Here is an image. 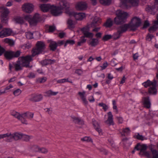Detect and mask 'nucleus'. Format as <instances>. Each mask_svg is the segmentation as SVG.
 Segmentation results:
<instances>
[{"instance_id": "1", "label": "nucleus", "mask_w": 158, "mask_h": 158, "mask_svg": "<svg viewBox=\"0 0 158 158\" xmlns=\"http://www.w3.org/2000/svg\"><path fill=\"white\" fill-rule=\"evenodd\" d=\"M116 17L113 21L110 18L107 19L103 26L106 28L111 27L113 24L116 25L122 24L126 23L129 16L128 13L121 10H117L116 11Z\"/></svg>"}, {"instance_id": "2", "label": "nucleus", "mask_w": 158, "mask_h": 158, "mask_svg": "<svg viewBox=\"0 0 158 158\" xmlns=\"http://www.w3.org/2000/svg\"><path fill=\"white\" fill-rule=\"evenodd\" d=\"M69 7L70 5L67 2L60 1L58 6L52 5L50 12L52 15L55 16H58L62 13V10L65 9V11L69 10Z\"/></svg>"}, {"instance_id": "3", "label": "nucleus", "mask_w": 158, "mask_h": 158, "mask_svg": "<svg viewBox=\"0 0 158 158\" xmlns=\"http://www.w3.org/2000/svg\"><path fill=\"white\" fill-rule=\"evenodd\" d=\"M21 52L20 50L16 52L12 51H6L5 49L0 45V56L4 54L5 58L7 60H10L15 58L19 56Z\"/></svg>"}, {"instance_id": "4", "label": "nucleus", "mask_w": 158, "mask_h": 158, "mask_svg": "<svg viewBox=\"0 0 158 158\" xmlns=\"http://www.w3.org/2000/svg\"><path fill=\"white\" fill-rule=\"evenodd\" d=\"M45 46L43 41H37L35 44V47L33 48L31 51L32 57L42 54L46 48Z\"/></svg>"}, {"instance_id": "5", "label": "nucleus", "mask_w": 158, "mask_h": 158, "mask_svg": "<svg viewBox=\"0 0 158 158\" xmlns=\"http://www.w3.org/2000/svg\"><path fill=\"white\" fill-rule=\"evenodd\" d=\"M24 19L29 22L30 25L32 26H36L38 22L42 20L40 15L37 13L35 14L32 18L30 15H25Z\"/></svg>"}, {"instance_id": "6", "label": "nucleus", "mask_w": 158, "mask_h": 158, "mask_svg": "<svg viewBox=\"0 0 158 158\" xmlns=\"http://www.w3.org/2000/svg\"><path fill=\"white\" fill-rule=\"evenodd\" d=\"M32 56L31 55V56L27 55L25 56H23L19 57V59L21 63L22 66L26 68H31L32 66H30L29 64L30 62L33 60Z\"/></svg>"}, {"instance_id": "7", "label": "nucleus", "mask_w": 158, "mask_h": 158, "mask_svg": "<svg viewBox=\"0 0 158 158\" xmlns=\"http://www.w3.org/2000/svg\"><path fill=\"white\" fill-rule=\"evenodd\" d=\"M131 27V31H134L139 27L141 23V19L137 17H133L129 23Z\"/></svg>"}, {"instance_id": "8", "label": "nucleus", "mask_w": 158, "mask_h": 158, "mask_svg": "<svg viewBox=\"0 0 158 158\" xmlns=\"http://www.w3.org/2000/svg\"><path fill=\"white\" fill-rule=\"evenodd\" d=\"M65 13L68 15L70 17L73 16L77 20H81L85 17V14L84 13H77L74 11H71L69 10L65 11Z\"/></svg>"}, {"instance_id": "9", "label": "nucleus", "mask_w": 158, "mask_h": 158, "mask_svg": "<svg viewBox=\"0 0 158 158\" xmlns=\"http://www.w3.org/2000/svg\"><path fill=\"white\" fill-rule=\"evenodd\" d=\"M28 100L33 102H39L43 99V95L41 94L34 93L28 96Z\"/></svg>"}, {"instance_id": "10", "label": "nucleus", "mask_w": 158, "mask_h": 158, "mask_svg": "<svg viewBox=\"0 0 158 158\" xmlns=\"http://www.w3.org/2000/svg\"><path fill=\"white\" fill-rule=\"evenodd\" d=\"M9 66V69L10 71L11 70L12 68H14L15 69V70L16 71L22 70L23 67L22 66L21 63L19 59L17 61L16 63L13 62L12 64L10 63Z\"/></svg>"}, {"instance_id": "11", "label": "nucleus", "mask_w": 158, "mask_h": 158, "mask_svg": "<svg viewBox=\"0 0 158 158\" xmlns=\"http://www.w3.org/2000/svg\"><path fill=\"white\" fill-rule=\"evenodd\" d=\"M9 11L7 8L4 9V11L1 16V23L3 24H7L8 21V15Z\"/></svg>"}, {"instance_id": "12", "label": "nucleus", "mask_w": 158, "mask_h": 158, "mask_svg": "<svg viewBox=\"0 0 158 158\" xmlns=\"http://www.w3.org/2000/svg\"><path fill=\"white\" fill-rule=\"evenodd\" d=\"M34 113L31 112H27L21 114V121L22 123L27 124V122L26 118L31 119L33 118Z\"/></svg>"}, {"instance_id": "13", "label": "nucleus", "mask_w": 158, "mask_h": 158, "mask_svg": "<svg viewBox=\"0 0 158 158\" xmlns=\"http://www.w3.org/2000/svg\"><path fill=\"white\" fill-rule=\"evenodd\" d=\"M122 25L118 27L117 28V33L119 34H122L126 32L128 29L130 28V31H131V27L130 26V24L128 23L127 24L123 23Z\"/></svg>"}, {"instance_id": "14", "label": "nucleus", "mask_w": 158, "mask_h": 158, "mask_svg": "<svg viewBox=\"0 0 158 158\" xmlns=\"http://www.w3.org/2000/svg\"><path fill=\"white\" fill-rule=\"evenodd\" d=\"M22 8L24 12L30 13L34 10V6L32 4L27 3L23 5Z\"/></svg>"}, {"instance_id": "15", "label": "nucleus", "mask_w": 158, "mask_h": 158, "mask_svg": "<svg viewBox=\"0 0 158 158\" xmlns=\"http://www.w3.org/2000/svg\"><path fill=\"white\" fill-rule=\"evenodd\" d=\"M140 151L139 153V155L141 156H144L148 158H150V154L148 151H146L147 149V146L146 144H143L141 145Z\"/></svg>"}, {"instance_id": "16", "label": "nucleus", "mask_w": 158, "mask_h": 158, "mask_svg": "<svg viewBox=\"0 0 158 158\" xmlns=\"http://www.w3.org/2000/svg\"><path fill=\"white\" fill-rule=\"evenodd\" d=\"M87 8V4L84 2H78L77 3L75 6V8L78 10H85Z\"/></svg>"}, {"instance_id": "17", "label": "nucleus", "mask_w": 158, "mask_h": 158, "mask_svg": "<svg viewBox=\"0 0 158 158\" xmlns=\"http://www.w3.org/2000/svg\"><path fill=\"white\" fill-rule=\"evenodd\" d=\"M55 61L56 60H55L45 59L40 61L39 63L42 66H43L53 64L55 62Z\"/></svg>"}, {"instance_id": "18", "label": "nucleus", "mask_w": 158, "mask_h": 158, "mask_svg": "<svg viewBox=\"0 0 158 158\" xmlns=\"http://www.w3.org/2000/svg\"><path fill=\"white\" fill-rule=\"evenodd\" d=\"M48 42L49 43V47L50 50L52 51H55L58 46L57 43L52 40H48Z\"/></svg>"}, {"instance_id": "19", "label": "nucleus", "mask_w": 158, "mask_h": 158, "mask_svg": "<svg viewBox=\"0 0 158 158\" xmlns=\"http://www.w3.org/2000/svg\"><path fill=\"white\" fill-rule=\"evenodd\" d=\"M92 121L93 125L96 131L98 132L99 134L101 133L102 134V130L98 123L94 118L92 119Z\"/></svg>"}, {"instance_id": "20", "label": "nucleus", "mask_w": 158, "mask_h": 158, "mask_svg": "<svg viewBox=\"0 0 158 158\" xmlns=\"http://www.w3.org/2000/svg\"><path fill=\"white\" fill-rule=\"evenodd\" d=\"M143 104L144 107L147 109L150 108L151 103L150 101L149 97H143Z\"/></svg>"}, {"instance_id": "21", "label": "nucleus", "mask_w": 158, "mask_h": 158, "mask_svg": "<svg viewBox=\"0 0 158 158\" xmlns=\"http://www.w3.org/2000/svg\"><path fill=\"white\" fill-rule=\"evenodd\" d=\"M108 119L105 121V123L109 124V125H114V123L113 121V116L111 112L108 113Z\"/></svg>"}, {"instance_id": "22", "label": "nucleus", "mask_w": 158, "mask_h": 158, "mask_svg": "<svg viewBox=\"0 0 158 158\" xmlns=\"http://www.w3.org/2000/svg\"><path fill=\"white\" fill-rule=\"evenodd\" d=\"M9 134H10V135L9 136L11 139H14L15 140H18L19 139H21L22 137V133H19L18 132H15L13 134H11V133H9Z\"/></svg>"}, {"instance_id": "23", "label": "nucleus", "mask_w": 158, "mask_h": 158, "mask_svg": "<svg viewBox=\"0 0 158 158\" xmlns=\"http://www.w3.org/2000/svg\"><path fill=\"white\" fill-rule=\"evenodd\" d=\"M52 5L49 4H42L40 6L41 10L44 12H46L51 9Z\"/></svg>"}, {"instance_id": "24", "label": "nucleus", "mask_w": 158, "mask_h": 158, "mask_svg": "<svg viewBox=\"0 0 158 158\" xmlns=\"http://www.w3.org/2000/svg\"><path fill=\"white\" fill-rule=\"evenodd\" d=\"M157 8H156L155 6H148L146 8V10L148 12L150 13L151 14L154 15L157 11Z\"/></svg>"}, {"instance_id": "25", "label": "nucleus", "mask_w": 158, "mask_h": 158, "mask_svg": "<svg viewBox=\"0 0 158 158\" xmlns=\"http://www.w3.org/2000/svg\"><path fill=\"white\" fill-rule=\"evenodd\" d=\"M155 83H156V81L155 80H153V82L149 80H148L142 83V85L145 88H147L151 85H155Z\"/></svg>"}, {"instance_id": "26", "label": "nucleus", "mask_w": 158, "mask_h": 158, "mask_svg": "<svg viewBox=\"0 0 158 158\" xmlns=\"http://www.w3.org/2000/svg\"><path fill=\"white\" fill-rule=\"evenodd\" d=\"M101 21V20L99 17L96 16L93 19L91 25L92 26H96L100 24Z\"/></svg>"}, {"instance_id": "27", "label": "nucleus", "mask_w": 158, "mask_h": 158, "mask_svg": "<svg viewBox=\"0 0 158 158\" xmlns=\"http://www.w3.org/2000/svg\"><path fill=\"white\" fill-rule=\"evenodd\" d=\"M72 118L73 119V121L75 123L82 125L84 124V121L83 120L74 116L72 117Z\"/></svg>"}, {"instance_id": "28", "label": "nucleus", "mask_w": 158, "mask_h": 158, "mask_svg": "<svg viewBox=\"0 0 158 158\" xmlns=\"http://www.w3.org/2000/svg\"><path fill=\"white\" fill-rule=\"evenodd\" d=\"M10 114L11 115L21 121V114H20L19 113L14 110H11L10 111Z\"/></svg>"}, {"instance_id": "29", "label": "nucleus", "mask_w": 158, "mask_h": 158, "mask_svg": "<svg viewBox=\"0 0 158 158\" xmlns=\"http://www.w3.org/2000/svg\"><path fill=\"white\" fill-rule=\"evenodd\" d=\"M68 28L71 30H73L75 27V24L73 23V20L70 19H69L67 21Z\"/></svg>"}, {"instance_id": "30", "label": "nucleus", "mask_w": 158, "mask_h": 158, "mask_svg": "<svg viewBox=\"0 0 158 158\" xmlns=\"http://www.w3.org/2000/svg\"><path fill=\"white\" fill-rule=\"evenodd\" d=\"M149 148L152 154V158H157L158 157V151L156 150L153 149L152 145H150Z\"/></svg>"}, {"instance_id": "31", "label": "nucleus", "mask_w": 158, "mask_h": 158, "mask_svg": "<svg viewBox=\"0 0 158 158\" xmlns=\"http://www.w3.org/2000/svg\"><path fill=\"white\" fill-rule=\"evenodd\" d=\"M156 83H155V85H152V87H150L148 89V93L150 94H156L157 93V90L156 89Z\"/></svg>"}, {"instance_id": "32", "label": "nucleus", "mask_w": 158, "mask_h": 158, "mask_svg": "<svg viewBox=\"0 0 158 158\" xmlns=\"http://www.w3.org/2000/svg\"><path fill=\"white\" fill-rule=\"evenodd\" d=\"M98 43V40L97 39L93 38L91 41L89 43V45H91V47H95Z\"/></svg>"}, {"instance_id": "33", "label": "nucleus", "mask_w": 158, "mask_h": 158, "mask_svg": "<svg viewBox=\"0 0 158 158\" xmlns=\"http://www.w3.org/2000/svg\"><path fill=\"white\" fill-rule=\"evenodd\" d=\"M102 4L105 6H109L111 3L112 0H99Z\"/></svg>"}, {"instance_id": "34", "label": "nucleus", "mask_w": 158, "mask_h": 158, "mask_svg": "<svg viewBox=\"0 0 158 158\" xmlns=\"http://www.w3.org/2000/svg\"><path fill=\"white\" fill-rule=\"evenodd\" d=\"M36 148L37 149L36 152H37L44 154L47 153L48 152V150L44 148H40L39 147L37 146L36 147Z\"/></svg>"}, {"instance_id": "35", "label": "nucleus", "mask_w": 158, "mask_h": 158, "mask_svg": "<svg viewBox=\"0 0 158 158\" xmlns=\"http://www.w3.org/2000/svg\"><path fill=\"white\" fill-rule=\"evenodd\" d=\"M112 36L111 35H105L102 38V40L105 42L107 41L112 38Z\"/></svg>"}, {"instance_id": "36", "label": "nucleus", "mask_w": 158, "mask_h": 158, "mask_svg": "<svg viewBox=\"0 0 158 158\" xmlns=\"http://www.w3.org/2000/svg\"><path fill=\"white\" fill-rule=\"evenodd\" d=\"M14 20L17 23L22 24L24 23V21L23 19L20 17H17L14 18Z\"/></svg>"}, {"instance_id": "37", "label": "nucleus", "mask_w": 158, "mask_h": 158, "mask_svg": "<svg viewBox=\"0 0 158 158\" xmlns=\"http://www.w3.org/2000/svg\"><path fill=\"white\" fill-rule=\"evenodd\" d=\"M81 140L82 141H85L87 142L93 143V142L92 139L90 137L85 136L81 138Z\"/></svg>"}, {"instance_id": "38", "label": "nucleus", "mask_w": 158, "mask_h": 158, "mask_svg": "<svg viewBox=\"0 0 158 158\" xmlns=\"http://www.w3.org/2000/svg\"><path fill=\"white\" fill-rule=\"evenodd\" d=\"M83 35H84L82 36V38H92L93 36V34L88 31L84 33Z\"/></svg>"}, {"instance_id": "39", "label": "nucleus", "mask_w": 158, "mask_h": 158, "mask_svg": "<svg viewBox=\"0 0 158 158\" xmlns=\"http://www.w3.org/2000/svg\"><path fill=\"white\" fill-rule=\"evenodd\" d=\"M46 96L48 97H50L51 96H55L56 95L58 92H53L52 90H50L45 92Z\"/></svg>"}, {"instance_id": "40", "label": "nucleus", "mask_w": 158, "mask_h": 158, "mask_svg": "<svg viewBox=\"0 0 158 158\" xmlns=\"http://www.w3.org/2000/svg\"><path fill=\"white\" fill-rule=\"evenodd\" d=\"M47 80V78L46 77H40L36 80V82L39 83H42L45 82Z\"/></svg>"}, {"instance_id": "41", "label": "nucleus", "mask_w": 158, "mask_h": 158, "mask_svg": "<svg viewBox=\"0 0 158 158\" xmlns=\"http://www.w3.org/2000/svg\"><path fill=\"white\" fill-rule=\"evenodd\" d=\"M30 136L26 135L22 133V137H21V139H22L26 142H28L29 141L30 139Z\"/></svg>"}, {"instance_id": "42", "label": "nucleus", "mask_w": 158, "mask_h": 158, "mask_svg": "<svg viewBox=\"0 0 158 158\" xmlns=\"http://www.w3.org/2000/svg\"><path fill=\"white\" fill-rule=\"evenodd\" d=\"M25 36L26 38L29 40H31L34 38L33 33L30 31L26 32L25 33Z\"/></svg>"}, {"instance_id": "43", "label": "nucleus", "mask_w": 158, "mask_h": 158, "mask_svg": "<svg viewBox=\"0 0 158 158\" xmlns=\"http://www.w3.org/2000/svg\"><path fill=\"white\" fill-rule=\"evenodd\" d=\"M139 2V0H128L127 3L131 4L134 6H136L138 5Z\"/></svg>"}, {"instance_id": "44", "label": "nucleus", "mask_w": 158, "mask_h": 158, "mask_svg": "<svg viewBox=\"0 0 158 158\" xmlns=\"http://www.w3.org/2000/svg\"><path fill=\"white\" fill-rule=\"evenodd\" d=\"M98 105L99 106L102 107L105 111H106L108 108V106L106 104L103 102L99 103Z\"/></svg>"}, {"instance_id": "45", "label": "nucleus", "mask_w": 158, "mask_h": 158, "mask_svg": "<svg viewBox=\"0 0 158 158\" xmlns=\"http://www.w3.org/2000/svg\"><path fill=\"white\" fill-rule=\"evenodd\" d=\"M65 82H69L70 83H72V81H69L68 79L64 78L63 79L58 80L57 81V83H64Z\"/></svg>"}, {"instance_id": "46", "label": "nucleus", "mask_w": 158, "mask_h": 158, "mask_svg": "<svg viewBox=\"0 0 158 158\" xmlns=\"http://www.w3.org/2000/svg\"><path fill=\"white\" fill-rule=\"evenodd\" d=\"M4 30L6 36L10 35L12 32V30L10 28H6Z\"/></svg>"}, {"instance_id": "47", "label": "nucleus", "mask_w": 158, "mask_h": 158, "mask_svg": "<svg viewBox=\"0 0 158 158\" xmlns=\"http://www.w3.org/2000/svg\"><path fill=\"white\" fill-rule=\"evenodd\" d=\"M154 37V36L152 34L148 33L146 36V39L147 40L150 41L152 40V38Z\"/></svg>"}, {"instance_id": "48", "label": "nucleus", "mask_w": 158, "mask_h": 158, "mask_svg": "<svg viewBox=\"0 0 158 158\" xmlns=\"http://www.w3.org/2000/svg\"><path fill=\"white\" fill-rule=\"evenodd\" d=\"M157 29L155 25L150 27L148 30L150 33H153Z\"/></svg>"}, {"instance_id": "49", "label": "nucleus", "mask_w": 158, "mask_h": 158, "mask_svg": "<svg viewBox=\"0 0 158 158\" xmlns=\"http://www.w3.org/2000/svg\"><path fill=\"white\" fill-rule=\"evenodd\" d=\"M144 137L142 135H140L139 133H138L136 135L135 138L141 141L143 140L144 139Z\"/></svg>"}, {"instance_id": "50", "label": "nucleus", "mask_w": 158, "mask_h": 158, "mask_svg": "<svg viewBox=\"0 0 158 158\" xmlns=\"http://www.w3.org/2000/svg\"><path fill=\"white\" fill-rule=\"evenodd\" d=\"M149 25H150V23L149 22V21L148 20H146L144 21L143 25V26L142 27V29H143L145 28H146L147 27H149Z\"/></svg>"}, {"instance_id": "51", "label": "nucleus", "mask_w": 158, "mask_h": 158, "mask_svg": "<svg viewBox=\"0 0 158 158\" xmlns=\"http://www.w3.org/2000/svg\"><path fill=\"white\" fill-rule=\"evenodd\" d=\"M56 29L55 27L54 26H50L48 28V32H53Z\"/></svg>"}, {"instance_id": "52", "label": "nucleus", "mask_w": 158, "mask_h": 158, "mask_svg": "<svg viewBox=\"0 0 158 158\" xmlns=\"http://www.w3.org/2000/svg\"><path fill=\"white\" fill-rule=\"evenodd\" d=\"M21 91L20 89H17L13 92V94L15 96H18L21 93Z\"/></svg>"}, {"instance_id": "53", "label": "nucleus", "mask_w": 158, "mask_h": 158, "mask_svg": "<svg viewBox=\"0 0 158 158\" xmlns=\"http://www.w3.org/2000/svg\"><path fill=\"white\" fill-rule=\"evenodd\" d=\"M10 135V134H9L8 133L3 134H0V139L6 137H9V136Z\"/></svg>"}, {"instance_id": "54", "label": "nucleus", "mask_w": 158, "mask_h": 158, "mask_svg": "<svg viewBox=\"0 0 158 158\" xmlns=\"http://www.w3.org/2000/svg\"><path fill=\"white\" fill-rule=\"evenodd\" d=\"M85 91H83L82 92H78V94L80 96L81 99H82L85 98Z\"/></svg>"}, {"instance_id": "55", "label": "nucleus", "mask_w": 158, "mask_h": 158, "mask_svg": "<svg viewBox=\"0 0 158 158\" xmlns=\"http://www.w3.org/2000/svg\"><path fill=\"white\" fill-rule=\"evenodd\" d=\"M121 34L117 33L115 34L113 36V38L114 40H116L118 39L121 36Z\"/></svg>"}, {"instance_id": "56", "label": "nucleus", "mask_w": 158, "mask_h": 158, "mask_svg": "<svg viewBox=\"0 0 158 158\" xmlns=\"http://www.w3.org/2000/svg\"><path fill=\"white\" fill-rule=\"evenodd\" d=\"M140 146L141 144L140 143H138L135 145L134 147L135 150H136L137 151L140 150Z\"/></svg>"}, {"instance_id": "57", "label": "nucleus", "mask_w": 158, "mask_h": 158, "mask_svg": "<svg viewBox=\"0 0 158 158\" xmlns=\"http://www.w3.org/2000/svg\"><path fill=\"white\" fill-rule=\"evenodd\" d=\"M108 65V63L106 62L104 63L102 66H100V67L101 68V70L105 69L107 67Z\"/></svg>"}, {"instance_id": "58", "label": "nucleus", "mask_w": 158, "mask_h": 158, "mask_svg": "<svg viewBox=\"0 0 158 158\" xmlns=\"http://www.w3.org/2000/svg\"><path fill=\"white\" fill-rule=\"evenodd\" d=\"M6 36V34L5 33V31L3 29L2 31L0 32V37L3 38Z\"/></svg>"}, {"instance_id": "59", "label": "nucleus", "mask_w": 158, "mask_h": 158, "mask_svg": "<svg viewBox=\"0 0 158 158\" xmlns=\"http://www.w3.org/2000/svg\"><path fill=\"white\" fill-rule=\"evenodd\" d=\"M75 73L79 75H81L83 73V71L81 69H77L75 70Z\"/></svg>"}, {"instance_id": "60", "label": "nucleus", "mask_w": 158, "mask_h": 158, "mask_svg": "<svg viewBox=\"0 0 158 158\" xmlns=\"http://www.w3.org/2000/svg\"><path fill=\"white\" fill-rule=\"evenodd\" d=\"M27 77L30 78H34L35 77V75L34 73H30L27 76Z\"/></svg>"}, {"instance_id": "61", "label": "nucleus", "mask_w": 158, "mask_h": 158, "mask_svg": "<svg viewBox=\"0 0 158 158\" xmlns=\"http://www.w3.org/2000/svg\"><path fill=\"white\" fill-rule=\"evenodd\" d=\"M66 41V43L70 44L71 45H73L75 43V41L73 40H68Z\"/></svg>"}, {"instance_id": "62", "label": "nucleus", "mask_w": 158, "mask_h": 158, "mask_svg": "<svg viewBox=\"0 0 158 158\" xmlns=\"http://www.w3.org/2000/svg\"><path fill=\"white\" fill-rule=\"evenodd\" d=\"M117 118L118 120V122L119 124L122 123L123 121V118L122 117H118Z\"/></svg>"}, {"instance_id": "63", "label": "nucleus", "mask_w": 158, "mask_h": 158, "mask_svg": "<svg viewBox=\"0 0 158 158\" xmlns=\"http://www.w3.org/2000/svg\"><path fill=\"white\" fill-rule=\"evenodd\" d=\"M65 35V33L64 32H60L58 34V36L60 37V38L62 39L63 38L64 35Z\"/></svg>"}, {"instance_id": "64", "label": "nucleus", "mask_w": 158, "mask_h": 158, "mask_svg": "<svg viewBox=\"0 0 158 158\" xmlns=\"http://www.w3.org/2000/svg\"><path fill=\"white\" fill-rule=\"evenodd\" d=\"M126 79V78L125 77V76H123V78H122V79H121V80L120 81V84H122L123 83H124Z\"/></svg>"}]
</instances>
